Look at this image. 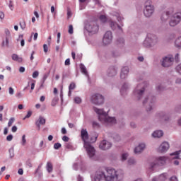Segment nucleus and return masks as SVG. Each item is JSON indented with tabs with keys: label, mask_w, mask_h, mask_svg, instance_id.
I'll list each match as a JSON object with an SVG mask.
<instances>
[{
	"label": "nucleus",
	"mask_w": 181,
	"mask_h": 181,
	"mask_svg": "<svg viewBox=\"0 0 181 181\" xmlns=\"http://www.w3.org/2000/svg\"><path fill=\"white\" fill-rule=\"evenodd\" d=\"M16 96L17 97V98H22V97H23V95L21 92H18L16 93Z\"/></svg>",
	"instance_id": "nucleus-50"
},
{
	"label": "nucleus",
	"mask_w": 181,
	"mask_h": 181,
	"mask_svg": "<svg viewBox=\"0 0 181 181\" xmlns=\"http://www.w3.org/2000/svg\"><path fill=\"white\" fill-rule=\"evenodd\" d=\"M48 141H53V136L52 135L48 136Z\"/></svg>",
	"instance_id": "nucleus-63"
},
{
	"label": "nucleus",
	"mask_w": 181,
	"mask_h": 181,
	"mask_svg": "<svg viewBox=\"0 0 181 181\" xmlns=\"http://www.w3.org/2000/svg\"><path fill=\"white\" fill-rule=\"evenodd\" d=\"M45 124H46V119H44L42 116L39 117L38 120L35 123L39 129H40V125H45Z\"/></svg>",
	"instance_id": "nucleus-17"
},
{
	"label": "nucleus",
	"mask_w": 181,
	"mask_h": 181,
	"mask_svg": "<svg viewBox=\"0 0 181 181\" xmlns=\"http://www.w3.org/2000/svg\"><path fill=\"white\" fill-rule=\"evenodd\" d=\"M173 56H168L163 58V60L162 62V66L163 67H170L172 64H173Z\"/></svg>",
	"instance_id": "nucleus-9"
},
{
	"label": "nucleus",
	"mask_w": 181,
	"mask_h": 181,
	"mask_svg": "<svg viewBox=\"0 0 181 181\" xmlns=\"http://www.w3.org/2000/svg\"><path fill=\"white\" fill-rule=\"evenodd\" d=\"M175 47L180 48L181 47V37H179L176 39L175 42Z\"/></svg>",
	"instance_id": "nucleus-26"
},
{
	"label": "nucleus",
	"mask_w": 181,
	"mask_h": 181,
	"mask_svg": "<svg viewBox=\"0 0 181 181\" xmlns=\"http://www.w3.org/2000/svg\"><path fill=\"white\" fill-rule=\"evenodd\" d=\"M66 149H70V150H71V149H73V146L71 145V144L68 143V144H66Z\"/></svg>",
	"instance_id": "nucleus-43"
},
{
	"label": "nucleus",
	"mask_w": 181,
	"mask_h": 181,
	"mask_svg": "<svg viewBox=\"0 0 181 181\" xmlns=\"http://www.w3.org/2000/svg\"><path fill=\"white\" fill-rule=\"evenodd\" d=\"M152 136H153V138H160L161 136H163V132L161 130L155 131L152 134Z\"/></svg>",
	"instance_id": "nucleus-21"
},
{
	"label": "nucleus",
	"mask_w": 181,
	"mask_h": 181,
	"mask_svg": "<svg viewBox=\"0 0 181 181\" xmlns=\"http://www.w3.org/2000/svg\"><path fill=\"white\" fill-rule=\"evenodd\" d=\"M22 145L23 146H25L26 145V135H23L22 136Z\"/></svg>",
	"instance_id": "nucleus-32"
},
{
	"label": "nucleus",
	"mask_w": 181,
	"mask_h": 181,
	"mask_svg": "<svg viewBox=\"0 0 181 181\" xmlns=\"http://www.w3.org/2000/svg\"><path fill=\"white\" fill-rule=\"evenodd\" d=\"M127 158H128V153H124L122 154V160H127Z\"/></svg>",
	"instance_id": "nucleus-37"
},
{
	"label": "nucleus",
	"mask_w": 181,
	"mask_h": 181,
	"mask_svg": "<svg viewBox=\"0 0 181 181\" xmlns=\"http://www.w3.org/2000/svg\"><path fill=\"white\" fill-rule=\"evenodd\" d=\"M145 149V144H139L137 147L134 148L135 153H141L142 151Z\"/></svg>",
	"instance_id": "nucleus-18"
},
{
	"label": "nucleus",
	"mask_w": 181,
	"mask_h": 181,
	"mask_svg": "<svg viewBox=\"0 0 181 181\" xmlns=\"http://www.w3.org/2000/svg\"><path fill=\"white\" fill-rule=\"evenodd\" d=\"M74 103H76V104H80L81 103V98L76 97L74 98Z\"/></svg>",
	"instance_id": "nucleus-33"
},
{
	"label": "nucleus",
	"mask_w": 181,
	"mask_h": 181,
	"mask_svg": "<svg viewBox=\"0 0 181 181\" xmlns=\"http://www.w3.org/2000/svg\"><path fill=\"white\" fill-rule=\"evenodd\" d=\"M122 179V175H119L118 172L114 168H107L106 172H96L95 181H119Z\"/></svg>",
	"instance_id": "nucleus-1"
},
{
	"label": "nucleus",
	"mask_w": 181,
	"mask_h": 181,
	"mask_svg": "<svg viewBox=\"0 0 181 181\" xmlns=\"http://www.w3.org/2000/svg\"><path fill=\"white\" fill-rule=\"evenodd\" d=\"M62 36V34L60 33H57V43H60V37Z\"/></svg>",
	"instance_id": "nucleus-51"
},
{
	"label": "nucleus",
	"mask_w": 181,
	"mask_h": 181,
	"mask_svg": "<svg viewBox=\"0 0 181 181\" xmlns=\"http://www.w3.org/2000/svg\"><path fill=\"white\" fill-rule=\"evenodd\" d=\"M169 148H170L169 143L163 142L161 144V145L158 148V152L163 153V152H166V151H168Z\"/></svg>",
	"instance_id": "nucleus-14"
},
{
	"label": "nucleus",
	"mask_w": 181,
	"mask_h": 181,
	"mask_svg": "<svg viewBox=\"0 0 181 181\" xmlns=\"http://www.w3.org/2000/svg\"><path fill=\"white\" fill-rule=\"evenodd\" d=\"M4 32H5V34L6 35V43L5 42H3V45H6V46H8L9 45L8 37H11V32L8 29H6Z\"/></svg>",
	"instance_id": "nucleus-20"
},
{
	"label": "nucleus",
	"mask_w": 181,
	"mask_h": 181,
	"mask_svg": "<svg viewBox=\"0 0 181 181\" xmlns=\"http://www.w3.org/2000/svg\"><path fill=\"white\" fill-rule=\"evenodd\" d=\"M38 35L39 34H37V33H35V34H34V40H37V36H38Z\"/></svg>",
	"instance_id": "nucleus-62"
},
{
	"label": "nucleus",
	"mask_w": 181,
	"mask_h": 181,
	"mask_svg": "<svg viewBox=\"0 0 181 181\" xmlns=\"http://www.w3.org/2000/svg\"><path fill=\"white\" fill-rule=\"evenodd\" d=\"M180 152L181 151H175L173 153L170 154V156H175V157H174L175 159H179V155H180Z\"/></svg>",
	"instance_id": "nucleus-27"
},
{
	"label": "nucleus",
	"mask_w": 181,
	"mask_h": 181,
	"mask_svg": "<svg viewBox=\"0 0 181 181\" xmlns=\"http://www.w3.org/2000/svg\"><path fill=\"white\" fill-rule=\"evenodd\" d=\"M158 43V37L153 34H148L147 37L144 42L145 47H151L155 46Z\"/></svg>",
	"instance_id": "nucleus-4"
},
{
	"label": "nucleus",
	"mask_w": 181,
	"mask_h": 181,
	"mask_svg": "<svg viewBox=\"0 0 181 181\" xmlns=\"http://www.w3.org/2000/svg\"><path fill=\"white\" fill-rule=\"evenodd\" d=\"M8 8H10L11 11H13V1L12 0L9 1Z\"/></svg>",
	"instance_id": "nucleus-36"
},
{
	"label": "nucleus",
	"mask_w": 181,
	"mask_h": 181,
	"mask_svg": "<svg viewBox=\"0 0 181 181\" xmlns=\"http://www.w3.org/2000/svg\"><path fill=\"white\" fill-rule=\"evenodd\" d=\"M93 110L96 114L99 115L98 119L102 124H105V125H112L113 124H116L117 120L114 117H110L108 114L104 112L103 109H98L97 107H93Z\"/></svg>",
	"instance_id": "nucleus-3"
},
{
	"label": "nucleus",
	"mask_w": 181,
	"mask_h": 181,
	"mask_svg": "<svg viewBox=\"0 0 181 181\" xmlns=\"http://www.w3.org/2000/svg\"><path fill=\"white\" fill-rule=\"evenodd\" d=\"M168 158L166 157H159L156 158L154 163H151L150 165V170H155L157 166H162L166 163Z\"/></svg>",
	"instance_id": "nucleus-5"
},
{
	"label": "nucleus",
	"mask_w": 181,
	"mask_h": 181,
	"mask_svg": "<svg viewBox=\"0 0 181 181\" xmlns=\"http://www.w3.org/2000/svg\"><path fill=\"white\" fill-rule=\"evenodd\" d=\"M128 73H129V69L128 66H124L122 69V71L120 74V78L122 79L127 78V76H128Z\"/></svg>",
	"instance_id": "nucleus-15"
},
{
	"label": "nucleus",
	"mask_w": 181,
	"mask_h": 181,
	"mask_svg": "<svg viewBox=\"0 0 181 181\" xmlns=\"http://www.w3.org/2000/svg\"><path fill=\"white\" fill-rule=\"evenodd\" d=\"M155 100H156L155 97L149 98L150 104H152L155 101Z\"/></svg>",
	"instance_id": "nucleus-55"
},
{
	"label": "nucleus",
	"mask_w": 181,
	"mask_h": 181,
	"mask_svg": "<svg viewBox=\"0 0 181 181\" xmlns=\"http://www.w3.org/2000/svg\"><path fill=\"white\" fill-rule=\"evenodd\" d=\"M110 28L113 30H115V29L117 28L119 30H120V32H122V28H121V26H119L117 23L114 21H110Z\"/></svg>",
	"instance_id": "nucleus-19"
},
{
	"label": "nucleus",
	"mask_w": 181,
	"mask_h": 181,
	"mask_svg": "<svg viewBox=\"0 0 181 181\" xmlns=\"http://www.w3.org/2000/svg\"><path fill=\"white\" fill-rule=\"evenodd\" d=\"M99 19L103 23H105V22H107V16H105V15H101L99 17Z\"/></svg>",
	"instance_id": "nucleus-30"
},
{
	"label": "nucleus",
	"mask_w": 181,
	"mask_h": 181,
	"mask_svg": "<svg viewBox=\"0 0 181 181\" xmlns=\"http://www.w3.org/2000/svg\"><path fill=\"white\" fill-rule=\"evenodd\" d=\"M81 70L82 73H83V74H85V76H88V72H87V69H86V66H84V65H82L81 66Z\"/></svg>",
	"instance_id": "nucleus-29"
},
{
	"label": "nucleus",
	"mask_w": 181,
	"mask_h": 181,
	"mask_svg": "<svg viewBox=\"0 0 181 181\" xmlns=\"http://www.w3.org/2000/svg\"><path fill=\"white\" fill-rule=\"evenodd\" d=\"M69 138L67 136H64L62 137V141H64V142H69Z\"/></svg>",
	"instance_id": "nucleus-49"
},
{
	"label": "nucleus",
	"mask_w": 181,
	"mask_h": 181,
	"mask_svg": "<svg viewBox=\"0 0 181 181\" xmlns=\"http://www.w3.org/2000/svg\"><path fill=\"white\" fill-rule=\"evenodd\" d=\"M166 179H168L166 177V173L161 174L158 177V180L160 181H165Z\"/></svg>",
	"instance_id": "nucleus-28"
},
{
	"label": "nucleus",
	"mask_w": 181,
	"mask_h": 181,
	"mask_svg": "<svg viewBox=\"0 0 181 181\" xmlns=\"http://www.w3.org/2000/svg\"><path fill=\"white\" fill-rule=\"evenodd\" d=\"M114 139H115V141H119L120 137H119V136H118V135H115V136H114Z\"/></svg>",
	"instance_id": "nucleus-60"
},
{
	"label": "nucleus",
	"mask_w": 181,
	"mask_h": 181,
	"mask_svg": "<svg viewBox=\"0 0 181 181\" xmlns=\"http://www.w3.org/2000/svg\"><path fill=\"white\" fill-rule=\"evenodd\" d=\"M54 148L55 149H59V148H62V144L60 143H56L54 144Z\"/></svg>",
	"instance_id": "nucleus-38"
},
{
	"label": "nucleus",
	"mask_w": 181,
	"mask_h": 181,
	"mask_svg": "<svg viewBox=\"0 0 181 181\" xmlns=\"http://www.w3.org/2000/svg\"><path fill=\"white\" fill-rule=\"evenodd\" d=\"M62 134H63V135H66V134H67V130H66V128L63 127L62 129Z\"/></svg>",
	"instance_id": "nucleus-52"
},
{
	"label": "nucleus",
	"mask_w": 181,
	"mask_h": 181,
	"mask_svg": "<svg viewBox=\"0 0 181 181\" xmlns=\"http://www.w3.org/2000/svg\"><path fill=\"white\" fill-rule=\"evenodd\" d=\"M93 128H98V127H100V124L97 122H93Z\"/></svg>",
	"instance_id": "nucleus-47"
},
{
	"label": "nucleus",
	"mask_w": 181,
	"mask_h": 181,
	"mask_svg": "<svg viewBox=\"0 0 181 181\" xmlns=\"http://www.w3.org/2000/svg\"><path fill=\"white\" fill-rule=\"evenodd\" d=\"M69 35H73L74 33V29H73V25H70L69 26V30H68Z\"/></svg>",
	"instance_id": "nucleus-35"
},
{
	"label": "nucleus",
	"mask_w": 181,
	"mask_h": 181,
	"mask_svg": "<svg viewBox=\"0 0 181 181\" xmlns=\"http://www.w3.org/2000/svg\"><path fill=\"white\" fill-rule=\"evenodd\" d=\"M74 88H76V83L72 82L70 83V85L69 86V93H68L69 97L71 96V91H73V90H74Z\"/></svg>",
	"instance_id": "nucleus-22"
},
{
	"label": "nucleus",
	"mask_w": 181,
	"mask_h": 181,
	"mask_svg": "<svg viewBox=\"0 0 181 181\" xmlns=\"http://www.w3.org/2000/svg\"><path fill=\"white\" fill-rule=\"evenodd\" d=\"M181 21V13H174L170 18V21L169 22L170 26L175 27L176 25H179Z\"/></svg>",
	"instance_id": "nucleus-7"
},
{
	"label": "nucleus",
	"mask_w": 181,
	"mask_h": 181,
	"mask_svg": "<svg viewBox=\"0 0 181 181\" xmlns=\"http://www.w3.org/2000/svg\"><path fill=\"white\" fill-rule=\"evenodd\" d=\"M11 131L12 132H16L18 131V127H16V126H13Z\"/></svg>",
	"instance_id": "nucleus-54"
},
{
	"label": "nucleus",
	"mask_w": 181,
	"mask_h": 181,
	"mask_svg": "<svg viewBox=\"0 0 181 181\" xmlns=\"http://www.w3.org/2000/svg\"><path fill=\"white\" fill-rule=\"evenodd\" d=\"M176 71H177V73L181 74V64H180L178 66H177Z\"/></svg>",
	"instance_id": "nucleus-42"
},
{
	"label": "nucleus",
	"mask_w": 181,
	"mask_h": 181,
	"mask_svg": "<svg viewBox=\"0 0 181 181\" xmlns=\"http://www.w3.org/2000/svg\"><path fill=\"white\" fill-rule=\"evenodd\" d=\"M86 29L89 33H97L98 32V25L95 21H90L86 25Z\"/></svg>",
	"instance_id": "nucleus-8"
},
{
	"label": "nucleus",
	"mask_w": 181,
	"mask_h": 181,
	"mask_svg": "<svg viewBox=\"0 0 181 181\" xmlns=\"http://www.w3.org/2000/svg\"><path fill=\"white\" fill-rule=\"evenodd\" d=\"M175 83H176L177 84H180V83H181V79H180V78H177V79L176 80Z\"/></svg>",
	"instance_id": "nucleus-64"
},
{
	"label": "nucleus",
	"mask_w": 181,
	"mask_h": 181,
	"mask_svg": "<svg viewBox=\"0 0 181 181\" xmlns=\"http://www.w3.org/2000/svg\"><path fill=\"white\" fill-rule=\"evenodd\" d=\"M153 11H154L153 6L151 4L149 5L146 4L145 9L144 11V16L146 18H149L150 16H152V13H153Z\"/></svg>",
	"instance_id": "nucleus-11"
},
{
	"label": "nucleus",
	"mask_w": 181,
	"mask_h": 181,
	"mask_svg": "<svg viewBox=\"0 0 181 181\" xmlns=\"http://www.w3.org/2000/svg\"><path fill=\"white\" fill-rule=\"evenodd\" d=\"M20 25L22 29H25V28H26V25L25 24V23H20Z\"/></svg>",
	"instance_id": "nucleus-61"
},
{
	"label": "nucleus",
	"mask_w": 181,
	"mask_h": 181,
	"mask_svg": "<svg viewBox=\"0 0 181 181\" xmlns=\"http://www.w3.org/2000/svg\"><path fill=\"white\" fill-rule=\"evenodd\" d=\"M46 169L48 173H52V172H53V164H52L51 162H47Z\"/></svg>",
	"instance_id": "nucleus-23"
},
{
	"label": "nucleus",
	"mask_w": 181,
	"mask_h": 181,
	"mask_svg": "<svg viewBox=\"0 0 181 181\" xmlns=\"http://www.w3.org/2000/svg\"><path fill=\"white\" fill-rule=\"evenodd\" d=\"M30 117H32V112L28 111V114L26 115V116L24 117V119H26V118H30Z\"/></svg>",
	"instance_id": "nucleus-44"
},
{
	"label": "nucleus",
	"mask_w": 181,
	"mask_h": 181,
	"mask_svg": "<svg viewBox=\"0 0 181 181\" xmlns=\"http://www.w3.org/2000/svg\"><path fill=\"white\" fill-rule=\"evenodd\" d=\"M11 57L12 60H14V62H18V63L22 62V58L19 57V56H18L16 54H13Z\"/></svg>",
	"instance_id": "nucleus-25"
},
{
	"label": "nucleus",
	"mask_w": 181,
	"mask_h": 181,
	"mask_svg": "<svg viewBox=\"0 0 181 181\" xmlns=\"http://www.w3.org/2000/svg\"><path fill=\"white\" fill-rule=\"evenodd\" d=\"M5 18V14L4 12H0V19H4Z\"/></svg>",
	"instance_id": "nucleus-59"
},
{
	"label": "nucleus",
	"mask_w": 181,
	"mask_h": 181,
	"mask_svg": "<svg viewBox=\"0 0 181 181\" xmlns=\"http://www.w3.org/2000/svg\"><path fill=\"white\" fill-rule=\"evenodd\" d=\"M129 165H134L135 163V160L134 158H129L128 160Z\"/></svg>",
	"instance_id": "nucleus-40"
},
{
	"label": "nucleus",
	"mask_w": 181,
	"mask_h": 181,
	"mask_svg": "<svg viewBox=\"0 0 181 181\" xmlns=\"http://www.w3.org/2000/svg\"><path fill=\"white\" fill-rule=\"evenodd\" d=\"M90 101L95 105H101V104H104V97H103L100 93H95L92 95Z\"/></svg>",
	"instance_id": "nucleus-6"
},
{
	"label": "nucleus",
	"mask_w": 181,
	"mask_h": 181,
	"mask_svg": "<svg viewBox=\"0 0 181 181\" xmlns=\"http://www.w3.org/2000/svg\"><path fill=\"white\" fill-rule=\"evenodd\" d=\"M172 13H173V8H170L168 11H166V13H163L161 16V21H163V22L168 21L169 16L172 15Z\"/></svg>",
	"instance_id": "nucleus-16"
},
{
	"label": "nucleus",
	"mask_w": 181,
	"mask_h": 181,
	"mask_svg": "<svg viewBox=\"0 0 181 181\" xmlns=\"http://www.w3.org/2000/svg\"><path fill=\"white\" fill-rule=\"evenodd\" d=\"M170 181H177V177L173 176L170 177Z\"/></svg>",
	"instance_id": "nucleus-56"
},
{
	"label": "nucleus",
	"mask_w": 181,
	"mask_h": 181,
	"mask_svg": "<svg viewBox=\"0 0 181 181\" xmlns=\"http://www.w3.org/2000/svg\"><path fill=\"white\" fill-rule=\"evenodd\" d=\"M13 122H15V118L11 117L8 122V127H12V124H13Z\"/></svg>",
	"instance_id": "nucleus-31"
},
{
	"label": "nucleus",
	"mask_w": 181,
	"mask_h": 181,
	"mask_svg": "<svg viewBox=\"0 0 181 181\" xmlns=\"http://www.w3.org/2000/svg\"><path fill=\"white\" fill-rule=\"evenodd\" d=\"M26 165H27V166H28V168H32V166H33L32 161L30 160H28L26 162Z\"/></svg>",
	"instance_id": "nucleus-46"
},
{
	"label": "nucleus",
	"mask_w": 181,
	"mask_h": 181,
	"mask_svg": "<svg viewBox=\"0 0 181 181\" xmlns=\"http://www.w3.org/2000/svg\"><path fill=\"white\" fill-rule=\"evenodd\" d=\"M141 85L137 86L135 90L134 91V95H136L138 100H141V97H142L144 92L145 91V88L143 87L141 89H139Z\"/></svg>",
	"instance_id": "nucleus-13"
},
{
	"label": "nucleus",
	"mask_w": 181,
	"mask_h": 181,
	"mask_svg": "<svg viewBox=\"0 0 181 181\" xmlns=\"http://www.w3.org/2000/svg\"><path fill=\"white\" fill-rule=\"evenodd\" d=\"M81 137L82 141H83L84 144L83 146L89 156V158H93L94 155H95V148H93V146H91V144H90L88 141V132H87V129H82L81 131Z\"/></svg>",
	"instance_id": "nucleus-2"
},
{
	"label": "nucleus",
	"mask_w": 181,
	"mask_h": 181,
	"mask_svg": "<svg viewBox=\"0 0 181 181\" xmlns=\"http://www.w3.org/2000/svg\"><path fill=\"white\" fill-rule=\"evenodd\" d=\"M43 49H44L45 53H47V52H48V50H49V47H47V45L44 44V45H43Z\"/></svg>",
	"instance_id": "nucleus-45"
},
{
	"label": "nucleus",
	"mask_w": 181,
	"mask_h": 181,
	"mask_svg": "<svg viewBox=\"0 0 181 181\" xmlns=\"http://www.w3.org/2000/svg\"><path fill=\"white\" fill-rule=\"evenodd\" d=\"M18 175H23V170L22 168L18 169Z\"/></svg>",
	"instance_id": "nucleus-58"
},
{
	"label": "nucleus",
	"mask_w": 181,
	"mask_h": 181,
	"mask_svg": "<svg viewBox=\"0 0 181 181\" xmlns=\"http://www.w3.org/2000/svg\"><path fill=\"white\" fill-rule=\"evenodd\" d=\"M39 76V72L37 71H35L33 74V78H37V77Z\"/></svg>",
	"instance_id": "nucleus-39"
},
{
	"label": "nucleus",
	"mask_w": 181,
	"mask_h": 181,
	"mask_svg": "<svg viewBox=\"0 0 181 181\" xmlns=\"http://www.w3.org/2000/svg\"><path fill=\"white\" fill-rule=\"evenodd\" d=\"M127 88H128V85L127 83H124L123 86H122V88L120 90L121 93L122 94V93H124V91H125V90H127Z\"/></svg>",
	"instance_id": "nucleus-34"
},
{
	"label": "nucleus",
	"mask_w": 181,
	"mask_h": 181,
	"mask_svg": "<svg viewBox=\"0 0 181 181\" xmlns=\"http://www.w3.org/2000/svg\"><path fill=\"white\" fill-rule=\"evenodd\" d=\"M112 146V144L110 143V141H107V140H103L100 142L99 147L103 151H107V149H110Z\"/></svg>",
	"instance_id": "nucleus-12"
},
{
	"label": "nucleus",
	"mask_w": 181,
	"mask_h": 181,
	"mask_svg": "<svg viewBox=\"0 0 181 181\" xmlns=\"http://www.w3.org/2000/svg\"><path fill=\"white\" fill-rule=\"evenodd\" d=\"M19 71L20 73H25V67H23V66L20 67Z\"/></svg>",
	"instance_id": "nucleus-57"
},
{
	"label": "nucleus",
	"mask_w": 181,
	"mask_h": 181,
	"mask_svg": "<svg viewBox=\"0 0 181 181\" xmlns=\"http://www.w3.org/2000/svg\"><path fill=\"white\" fill-rule=\"evenodd\" d=\"M65 66H70V59H66Z\"/></svg>",
	"instance_id": "nucleus-53"
},
{
	"label": "nucleus",
	"mask_w": 181,
	"mask_h": 181,
	"mask_svg": "<svg viewBox=\"0 0 181 181\" xmlns=\"http://www.w3.org/2000/svg\"><path fill=\"white\" fill-rule=\"evenodd\" d=\"M112 41V33H111V31L106 32L103 40V44H105V45H110V43H111Z\"/></svg>",
	"instance_id": "nucleus-10"
},
{
	"label": "nucleus",
	"mask_w": 181,
	"mask_h": 181,
	"mask_svg": "<svg viewBox=\"0 0 181 181\" xmlns=\"http://www.w3.org/2000/svg\"><path fill=\"white\" fill-rule=\"evenodd\" d=\"M8 93L11 95H13V93H14V90H13V88L12 87H10L8 88Z\"/></svg>",
	"instance_id": "nucleus-48"
},
{
	"label": "nucleus",
	"mask_w": 181,
	"mask_h": 181,
	"mask_svg": "<svg viewBox=\"0 0 181 181\" xmlns=\"http://www.w3.org/2000/svg\"><path fill=\"white\" fill-rule=\"evenodd\" d=\"M117 74V70L115 68H111L108 71L109 77H114Z\"/></svg>",
	"instance_id": "nucleus-24"
},
{
	"label": "nucleus",
	"mask_w": 181,
	"mask_h": 181,
	"mask_svg": "<svg viewBox=\"0 0 181 181\" xmlns=\"http://www.w3.org/2000/svg\"><path fill=\"white\" fill-rule=\"evenodd\" d=\"M13 139V136L12 134H10L6 136V141H11Z\"/></svg>",
	"instance_id": "nucleus-41"
}]
</instances>
